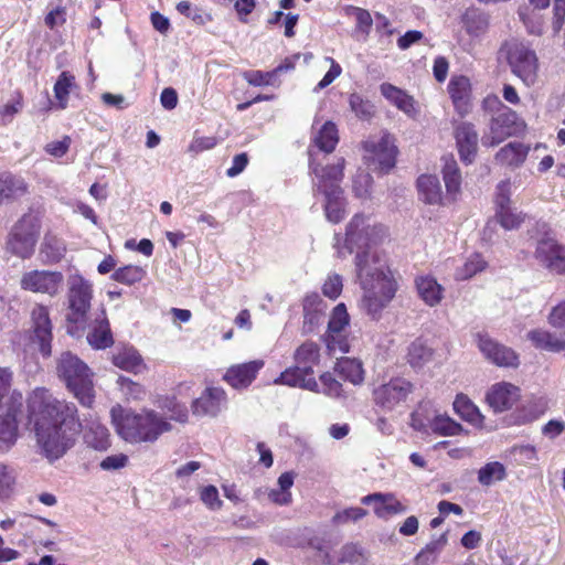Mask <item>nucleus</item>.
Listing matches in <instances>:
<instances>
[{"mask_svg":"<svg viewBox=\"0 0 565 565\" xmlns=\"http://www.w3.org/2000/svg\"><path fill=\"white\" fill-rule=\"evenodd\" d=\"M443 175L447 196L450 198L451 201H456L460 193L461 175L457 162L452 157L444 158Z\"/></svg>","mask_w":565,"mask_h":565,"instance_id":"36","label":"nucleus"},{"mask_svg":"<svg viewBox=\"0 0 565 565\" xmlns=\"http://www.w3.org/2000/svg\"><path fill=\"white\" fill-rule=\"evenodd\" d=\"M417 188L419 196L425 203L440 204L443 202L441 185L436 175H420L417 180Z\"/></svg>","mask_w":565,"mask_h":565,"instance_id":"35","label":"nucleus"},{"mask_svg":"<svg viewBox=\"0 0 565 565\" xmlns=\"http://www.w3.org/2000/svg\"><path fill=\"white\" fill-rule=\"evenodd\" d=\"M414 385L404 377H394L373 390L374 404L384 413L403 407L413 393Z\"/></svg>","mask_w":565,"mask_h":565,"instance_id":"9","label":"nucleus"},{"mask_svg":"<svg viewBox=\"0 0 565 565\" xmlns=\"http://www.w3.org/2000/svg\"><path fill=\"white\" fill-rule=\"evenodd\" d=\"M200 499L204 503V505L211 511H217L223 505V502L218 495V491L214 486L203 487L200 490Z\"/></svg>","mask_w":565,"mask_h":565,"instance_id":"58","label":"nucleus"},{"mask_svg":"<svg viewBox=\"0 0 565 565\" xmlns=\"http://www.w3.org/2000/svg\"><path fill=\"white\" fill-rule=\"evenodd\" d=\"M28 185L21 177L8 172L0 173V205L26 193Z\"/></svg>","mask_w":565,"mask_h":565,"instance_id":"32","label":"nucleus"},{"mask_svg":"<svg viewBox=\"0 0 565 565\" xmlns=\"http://www.w3.org/2000/svg\"><path fill=\"white\" fill-rule=\"evenodd\" d=\"M31 321L34 340L38 341L43 355H50L52 341V322L49 308L35 305L31 311Z\"/></svg>","mask_w":565,"mask_h":565,"instance_id":"17","label":"nucleus"},{"mask_svg":"<svg viewBox=\"0 0 565 565\" xmlns=\"http://www.w3.org/2000/svg\"><path fill=\"white\" fill-rule=\"evenodd\" d=\"M87 341L95 349H106L113 344V334L104 310L95 317Z\"/></svg>","mask_w":565,"mask_h":565,"instance_id":"28","label":"nucleus"},{"mask_svg":"<svg viewBox=\"0 0 565 565\" xmlns=\"http://www.w3.org/2000/svg\"><path fill=\"white\" fill-rule=\"evenodd\" d=\"M525 128V124L519 119L515 111L504 107L495 116L492 117L489 131L481 139L486 147H494L511 136L521 134Z\"/></svg>","mask_w":565,"mask_h":565,"instance_id":"10","label":"nucleus"},{"mask_svg":"<svg viewBox=\"0 0 565 565\" xmlns=\"http://www.w3.org/2000/svg\"><path fill=\"white\" fill-rule=\"evenodd\" d=\"M500 55L508 62L511 72L527 87L534 85L539 75V58L529 44L519 40L507 41Z\"/></svg>","mask_w":565,"mask_h":565,"instance_id":"7","label":"nucleus"},{"mask_svg":"<svg viewBox=\"0 0 565 565\" xmlns=\"http://www.w3.org/2000/svg\"><path fill=\"white\" fill-rule=\"evenodd\" d=\"M264 364L263 360H254L232 365L226 370L223 380L235 390L246 388L256 379Z\"/></svg>","mask_w":565,"mask_h":565,"instance_id":"18","label":"nucleus"},{"mask_svg":"<svg viewBox=\"0 0 565 565\" xmlns=\"http://www.w3.org/2000/svg\"><path fill=\"white\" fill-rule=\"evenodd\" d=\"M66 252L63 239L54 235H46L41 246V255L50 263H56L62 259Z\"/></svg>","mask_w":565,"mask_h":565,"instance_id":"45","label":"nucleus"},{"mask_svg":"<svg viewBox=\"0 0 565 565\" xmlns=\"http://www.w3.org/2000/svg\"><path fill=\"white\" fill-rule=\"evenodd\" d=\"M64 284V277L60 271L31 270L21 278V287L32 292L56 296Z\"/></svg>","mask_w":565,"mask_h":565,"instance_id":"13","label":"nucleus"},{"mask_svg":"<svg viewBox=\"0 0 565 565\" xmlns=\"http://www.w3.org/2000/svg\"><path fill=\"white\" fill-rule=\"evenodd\" d=\"M23 405V396L19 392H13L6 401V405H0V451H7L17 441L18 419Z\"/></svg>","mask_w":565,"mask_h":565,"instance_id":"11","label":"nucleus"},{"mask_svg":"<svg viewBox=\"0 0 565 565\" xmlns=\"http://www.w3.org/2000/svg\"><path fill=\"white\" fill-rule=\"evenodd\" d=\"M38 238L28 236L24 232L12 231L8 241V249L20 258H29L34 253Z\"/></svg>","mask_w":565,"mask_h":565,"instance_id":"38","label":"nucleus"},{"mask_svg":"<svg viewBox=\"0 0 565 565\" xmlns=\"http://www.w3.org/2000/svg\"><path fill=\"white\" fill-rule=\"evenodd\" d=\"M505 476V467L499 461H491L479 469L478 481L482 486L489 487L498 481H502Z\"/></svg>","mask_w":565,"mask_h":565,"instance_id":"46","label":"nucleus"},{"mask_svg":"<svg viewBox=\"0 0 565 565\" xmlns=\"http://www.w3.org/2000/svg\"><path fill=\"white\" fill-rule=\"evenodd\" d=\"M455 412L466 422L481 426L483 423V415L479 408L463 394H458L454 401Z\"/></svg>","mask_w":565,"mask_h":565,"instance_id":"39","label":"nucleus"},{"mask_svg":"<svg viewBox=\"0 0 565 565\" xmlns=\"http://www.w3.org/2000/svg\"><path fill=\"white\" fill-rule=\"evenodd\" d=\"M18 473L11 466L0 462V500L9 499L17 486Z\"/></svg>","mask_w":565,"mask_h":565,"instance_id":"48","label":"nucleus"},{"mask_svg":"<svg viewBox=\"0 0 565 565\" xmlns=\"http://www.w3.org/2000/svg\"><path fill=\"white\" fill-rule=\"evenodd\" d=\"M313 370L303 369L299 365H294L286 369L279 377L275 380V384L288 385L290 387H300L310 392L319 393V384L313 376Z\"/></svg>","mask_w":565,"mask_h":565,"instance_id":"21","label":"nucleus"},{"mask_svg":"<svg viewBox=\"0 0 565 565\" xmlns=\"http://www.w3.org/2000/svg\"><path fill=\"white\" fill-rule=\"evenodd\" d=\"M41 227V216L36 211H29L14 225L13 231L24 232L25 235H32L34 238L39 237Z\"/></svg>","mask_w":565,"mask_h":565,"instance_id":"51","label":"nucleus"},{"mask_svg":"<svg viewBox=\"0 0 565 565\" xmlns=\"http://www.w3.org/2000/svg\"><path fill=\"white\" fill-rule=\"evenodd\" d=\"M227 407V395L222 387H206L192 402V412L196 416L215 417Z\"/></svg>","mask_w":565,"mask_h":565,"instance_id":"16","label":"nucleus"},{"mask_svg":"<svg viewBox=\"0 0 565 565\" xmlns=\"http://www.w3.org/2000/svg\"><path fill=\"white\" fill-rule=\"evenodd\" d=\"M419 298L429 307H436L444 298V287L430 275H422L415 279Z\"/></svg>","mask_w":565,"mask_h":565,"instance_id":"27","label":"nucleus"},{"mask_svg":"<svg viewBox=\"0 0 565 565\" xmlns=\"http://www.w3.org/2000/svg\"><path fill=\"white\" fill-rule=\"evenodd\" d=\"M93 286L81 275H72L68 278L67 291V332L72 335L83 331L89 320Z\"/></svg>","mask_w":565,"mask_h":565,"instance_id":"6","label":"nucleus"},{"mask_svg":"<svg viewBox=\"0 0 565 565\" xmlns=\"http://www.w3.org/2000/svg\"><path fill=\"white\" fill-rule=\"evenodd\" d=\"M349 105L350 109L361 120H370L375 114V106L372 104V102L358 93L350 95Z\"/></svg>","mask_w":565,"mask_h":565,"instance_id":"50","label":"nucleus"},{"mask_svg":"<svg viewBox=\"0 0 565 565\" xmlns=\"http://www.w3.org/2000/svg\"><path fill=\"white\" fill-rule=\"evenodd\" d=\"M448 93L460 116H466L471 108L472 89L470 79L463 75L452 76L448 84Z\"/></svg>","mask_w":565,"mask_h":565,"instance_id":"22","label":"nucleus"},{"mask_svg":"<svg viewBox=\"0 0 565 565\" xmlns=\"http://www.w3.org/2000/svg\"><path fill=\"white\" fill-rule=\"evenodd\" d=\"M244 79L253 86L270 85L274 72L247 71L243 74Z\"/></svg>","mask_w":565,"mask_h":565,"instance_id":"61","label":"nucleus"},{"mask_svg":"<svg viewBox=\"0 0 565 565\" xmlns=\"http://www.w3.org/2000/svg\"><path fill=\"white\" fill-rule=\"evenodd\" d=\"M367 515V510L360 507H350L338 511L332 516V523L335 525H345L348 523H355Z\"/></svg>","mask_w":565,"mask_h":565,"instance_id":"54","label":"nucleus"},{"mask_svg":"<svg viewBox=\"0 0 565 565\" xmlns=\"http://www.w3.org/2000/svg\"><path fill=\"white\" fill-rule=\"evenodd\" d=\"M117 367L131 373H140L146 366L139 352L134 347L119 348L113 355Z\"/></svg>","mask_w":565,"mask_h":565,"instance_id":"30","label":"nucleus"},{"mask_svg":"<svg viewBox=\"0 0 565 565\" xmlns=\"http://www.w3.org/2000/svg\"><path fill=\"white\" fill-rule=\"evenodd\" d=\"M295 364L303 369L313 370L315 365L319 363L320 353L319 347L315 342L302 343L295 352Z\"/></svg>","mask_w":565,"mask_h":565,"instance_id":"44","label":"nucleus"},{"mask_svg":"<svg viewBox=\"0 0 565 565\" xmlns=\"http://www.w3.org/2000/svg\"><path fill=\"white\" fill-rule=\"evenodd\" d=\"M29 409L43 457L52 462L74 447L82 424L73 403L54 397L45 388H36L29 398Z\"/></svg>","mask_w":565,"mask_h":565,"instance_id":"2","label":"nucleus"},{"mask_svg":"<svg viewBox=\"0 0 565 565\" xmlns=\"http://www.w3.org/2000/svg\"><path fill=\"white\" fill-rule=\"evenodd\" d=\"M58 376L83 406L90 407L95 399L93 372L78 356L64 352L57 363Z\"/></svg>","mask_w":565,"mask_h":565,"instance_id":"5","label":"nucleus"},{"mask_svg":"<svg viewBox=\"0 0 565 565\" xmlns=\"http://www.w3.org/2000/svg\"><path fill=\"white\" fill-rule=\"evenodd\" d=\"M343 288L342 277L338 274L329 275L322 286V292L330 299H337Z\"/></svg>","mask_w":565,"mask_h":565,"instance_id":"59","label":"nucleus"},{"mask_svg":"<svg viewBox=\"0 0 565 565\" xmlns=\"http://www.w3.org/2000/svg\"><path fill=\"white\" fill-rule=\"evenodd\" d=\"M387 237V228L370 217L355 214L344 237L334 235L333 246L341 258L356 252L354 258L358 284L362 290L360 309L372 319H380L397 291V284L385 255L375 247Z\"/></svg>","mask_w":565,"mask_h":565,"instance_id":"1","label":"nucleus"},{"mask_svg":"<svg viewBox=\"0 0 565 565\" xmlns=\"http://www.w3.org/2000/svg\"><path fill=\"white\" fill-rule=\"evenodd\" d=\"M520 397L519 387L511 383L500 382L493 384L486 396L489 406L495 412L501 413L510 409Z\"/></svg>","mask_w":565,"mask_h":565,"instance_id":"20","label":"nucleus"},{"mask_svg":"<svg viewBox=\"0 0 565 565\" xmlns=\"http://www.w3.org/2000/svg\"><path fill=\"white\" fill-rule=\"evenodd\" d=\"M477 344L483 356L500 367H516L519 365L518 354L509 347H505L488 334L479 333Z\"/></svg>","mask_w":565,"mask_h":565,"instance_id":"14","label":"nucleus"},{"mask_svg":"<svg viewBox=\"0 0 565 565\" xmlns=\"http://www.w3.org/2000/svg\"><path fill=\"white\" fill-rule=\"evenodd\" d=\"M335 371L341 377L353 385H360L364 381L362 363L355 359H341L337 363Z\"/></svg>","mask_w":565,"mask_h":565,"instance_id":"43","label":"nucleus"},{"mask_svg":"<svg viewBox=\"0 0 565 565\" xmlns=\"http://www.w3.org/2000/svg\"><path fill=\"white\" fill-rule=\"evenodd\" d=\"M511 188L512 185L510 180L501 181L497 186L495 196V217L500 225L508 231L520 227L525 218V215L522 212L511 207L510 205V196L512 193Z\"/></svg>","mask_w":565,"mask_h":565,"instance_id":"12","label":"nucleus"},{"mask_svg":"<svg viewBox=\"0 0 565 565\" xmlns=\"http://www.w3.org/2000/svg\"><path fill=\"white\" fill-rule=\"evenodd\" d=\"M344 159L339 158L332 166L321 167L317 162L316 151L309 148V169L315 175L313 193L324 196L323 210L326 218L334 224L340 223L347 215V201L340 183L343 179Z\"/></svg>","mask_w":565,"mask_h":565,"instance_id":"3","label":"nucleus"},{"mask_svg":"<svg viewBox=\"0 0 565 565\" xmlns=\"http://www.w3.org/2000/svg\"><path fill=\"white\" fill-rule=\"evenodd\" d=\"M71 143V137L64 136L61 140H54L46 143L44 150L54 158H62L68 151Z\"/></svg>","mask_w":565,"mask_h":565,"instance_id":"60","label":"nucleus"},{"mask_svg":"<svg viewBox=\"0 0 565 565\" xmlns=\"http://www.w3.org/2000/svg\"><path fill=\"white\" fill-rule=\"evenodd\" d=\"M109 431L106 426L98 420H92L84 433V440L88 447L104 451L110 446Z\"/></svg>","mask_w":565,"mask_h":565,"instance_id":"34","label":"nucleus"},{"mask_svg":"<svg viewBox=\"0 0 565 565\" xmlns=\"http://www.w3.org/2000/svg\"><path fill=\"white\" fill-rule=\"evenodd\" d=\"M535 259L551 273L565 274V246L551 237L537 242Z\"/></svg>","mask_w":565,"mask_h":565,"instance_id":"15","label":"nucleus"},{"mask_svg":"<svg viewBox=\"0 0 565 565\" xmlns=\"http://www.w3.org/2000/svg\"><path fill=\"white\" fill-rule=\"evenodd\" d=\"M530 150V145L512 141L500 148L494 159L501 166L516 169L525 162Z\"/></svg>","mask_w":565,"mask_h":565,"instance_id":"25","label":"nucleus"},{"mask_svg":"<svg viewBox=\"0 0 565 565\" xmlns=\"http://www.w3.org/2000/svg\"><path fill=\"white\" fill-rule=\"evenodd\" d=\"M530 7H521L518 11L519 19L522 21L526 30L531 34H541L543 30V22L541 17L535 13V10H544L548 8L551 0H529Z\"/></svg>","mask_w":565,"mask_h":565,"instance_id":"29","label":"nucleus"},{"mask_svg":"<svg viewBox=\"0 0 565 565\" xmlns=\"http://www.w3.org/2000/svg\"><path fill=\"white\" fill-rule=\"evenodd\" d=\"M350 317L347 311L344 303H339L334 307L332 310L329 324H328V333L329 337L332 339L331 342H329L330 350H334V343L337 335H340V333L349 326Z\"/></svg>","mask_w":565,"mask_h":565,"instance_id":"42","label":"nucleus"},{"mask_svg":"<svg viewBox=\"0 0 565 565\" xmlns=\"http://www.w3.org/2000/svg\"><path fill=\"white\" fill-rule=\"evenodd\" d=\"M526 337L536 349L548 352L565 350V331L557 334L544 329H534L529 331Z\"/></svg>","mask_w":565,"mask_h":565,"instance_id":"26","label":"nucleus"},{"mask_svg":"<svg viewBox=\"0 0 565 565\" xmlns=\"http://www.w3.org/2000/svg\"><path fill=\"white\" fill-rule=\"evenodd\" d=\"M110 416L117 434L130 444L153 443L171 429L167 418L147 408L138 413L116 405L110 409Z\"/></svg>","mask_w":565,"mask_h":565,"instance_id":"4","label":"nucleus"},{"mask_svg":"<svg viewBox=\"0 0 565 565\" xmlns=\"http://www.w3.org/2000/svg\"><path fill=\"white\" fill-rule=\"evenodd\" d=\"M364 162L373 171L387 172L395 164L396 147L390 134L369 138L363 143Z\"/></svg>","mask_w":565,"mask_h":565,"instance_id":"8","label":"nucleus"},{"mask_svg":"<svg viewBox=\"0 0 565 565\" xmlns=\"http://www.w3.org/2000/svg\"><path fill=\"white\" fill-rule=\"evenodd\" d=\"M434 360V350L422 339L411 343L407 351V361L414 369H422Z\"/></svg>","mask_w":565,"mask_h":565,"instance_id":"37","label":"nucleus"},{"mask_svg":"<svg viewBox=\"0 0 565 565\" xmlns=\"http://www.w3.org/2000/svg\"><path fill=\"white\" fill-rule=\"evenodd\" d=\"M45 24L50 29H54L57 25H62L66 21V10L64 7L57 6L53 8L44 19Z\"/></svg>","mask_w":565,"mask_h":565,"instance_id":"64","label":"nucleus"},{"mask_svg":"<svg viewBox=\"0 0 565 565\" xmlns=\"http://www.w3.org/2000/svg\"><path fill=\"white\" fill-rule=\"evenodd\" d=\"M455 138L461 161L471 163L478 150V134L473 125L461 122L455 129Z\"/></svg>","mask_w":565,"mask_h":565,"instance_id":"23","label":"nucleus"},{"mask_svg":"<svg viewBox=\"0 0 565 565\" xmlns=\"http://www.w3.org/2000/svg\"><path fill=\"white\" fill-rule=\"evenodd\" d=\"M320 382L322 385V393L331 398H345L342 384L335 380L331 373H323L320 375Z\"/></svg>","mask_w":565,"mask_h":565,"instance_id":"55","label":"nucleus"},{"mask_svg":"<svg viewBox=\"0 0 565 565\" xmlns=\"http://www.w3.org/2000/svg\"><path fill=\"white\" fill-rule=\"evenodd\" d=\"M361 503L372 505L374 514L383 520L406 511V507L393 493L374 492L362 497Z\"/></svg>","mask_w":565,"mask_h":565,"instance_id":"19","label":"nucleus"},{"mask_svg":"<svg viewBox=\"0 0 565 565\" xmlns=\"http://www.w3.org/2000/svg\"><path fill=\"white\" fill-rule=\"evenodd\" d=\"M380 92L386 100H388L392 105H394L409 118H416L418 115L415 99L405 90L390 83H383L380 86Z\"/></svg>","mask_w":565,"mask_h":565,"instance_id":"24","label":"nucleus"},{"mask_svg":"<svg viewBox=\"0 0 565 565\" xmlns=\"http://www.w3.org/2000/svg\"><path fill=\"white\" fill-rule=\"evenodd\" d=\"M117 384L127 401H141L146 396L145 387L126 376L120 375L117 380Z\"/></svg>","mask_w":565,"mask_h":565,"instance_id":"53","label":"nucleus"},{"mask_svg":"<svg viewBox=\"0 0 565 565\" xmlns=\"http://www.w3.org/2000/svg\"><path fill=\"white\" fill-rule=\"evenodd\" d=\"M295 482V473L286 471L278 477V488H270L268 492V501L276 505H289L292 502V494L290 489Z\"/></svg>","mask_w":565,"mask_h":565,"instance_id":"31","label":"nucleus"},{"mask_svg":"<svg viewBox=\"0 0 565 565\" xmlns=\"http://www.w3.org/2000/svg\"><path fill=\"white\" fill-rule=\"evenodd\" d=\"M339 142V134L335 124L326 121L312 138L313 147L324 153H331Z\"/></svg>","mask_w":565,"mask_h":565,"instance_id":"33","label":"nucleus"},{"mask_svg":"<svg viewBox=\"0 0 565 565\" xmlns=\"http://www.w3.org/2000/svg\"><path fill=\"white\" fill-rule=\"evenodd\" d=\"M145 276L146 270L142 267L137 265H127L116 269L111 275V279L120 284L134 285L141 281Z\"/></svg>","mask_w":565,"mask_h":565,"instance_id":"49","label":"nucleus"},{"mask_svg":"<svg viewBox=\"0 0 565 565\" xmlns=\"http://www.w3.org/2000/svg\"><path fill=\"white\" fill-rule=\"evenodd\" d=\"M128 463V456L125 454H116L107 456L99 463L100 468L105 471L119 470Z\"/></svg>","mask_w":565,"mask_h":565,"instance_id":"63","label":"nucleus"},{"mask_svg":"<svg viewBox=\"0 0 565 565\" xmlns=\"http://www.w3.org/2000/svg\"><path fill=\"white\" fill-rule=\"evenodd\" d=\"M372 185V177L369 172L359 171L353 178V192L360 199L370 196Z\"/></svg>","mask_w":565,"mask_h":565,"instance_id":"57","label":"nucleus"},{"mask_svg":"<svg viewBox=\"0 0 565 565\" xmlns=\"http://www.w3.org/2000/svg\"><path fill=\"white\" fill-rule=\"evenodd\" d=\"M547 321L561 332L565 331V300L552 308Z\"/></svg>","mask_w":565,"mask_h":565,"instance_id":"62","label":"nucleus"},{"mask_svg":"<svg viewBox=\"0 0 565 565\" xmlns=\"http://www.w3.org/2000/svg\"><path fill=\"white\" fill-rule=\"evenodd\" d=\"M76 87L75 76L70 72H62L53 87L54 97L58 109H65L68 105L71 92Z\"/></svg>","mask_w":565,"mask_h":565,"instance_id":"41","label":"nucleus"},{"mask_svg":"<svg viewBox=\"0 0 565 565\" xmlns=\"http://www.w3.org/2000/svg\"><path fill=\"white\" fill-rule=\"evenodd\" d=\"M486 262L479 254L471 255L466 263L457 268L455 277L458 280H466L486 268Z\"/></svg>","mask_w":565,"mask_h":565,"instance_id":"52","label":"nucleus"},{"mask_svg":"<svg viewBox=\"0 0 565 565\" xmlns=\"http://www.w3.org/2000/svg\"><path fill=\"white\" fill-rule=\"evenodd\" d=\"M161 408L169 414L170 419L181 423L188 419L186 406L179 403L175 397H167L161 404Z\"/></svg>","mask_w":565,"mask_h":565,"instance_id":"56","label":"nucleus"},{"mask_svg":"<svg viewBox=\"0 0 565 565\" xmlns=\"http://www.w3.org/2000/svg\"><path fill=\"white\" fill-rule=\"evenodd\" d=\"M429 428L440 436H456L462 430V426L446 415H436L429 423Z\"/></svg>","mask_w":565,"mask_h":565,"instance_id":"47","label":"nucleus"},{"mask_svg":"<svg viewBox=\"0 0 565 565\" xmlns=\"http://www.w3.org/2000/svg\"><path fill=\"white\" fill-rule=\"evenodd\" d=\"M463 28L471 36H480L489 25L488 15L475 8L467 9L462 15Z\"/></svg>","mask_w":565,"mask_h":565,"instance_id":"40","label":"nucleus"}]
</instances>
